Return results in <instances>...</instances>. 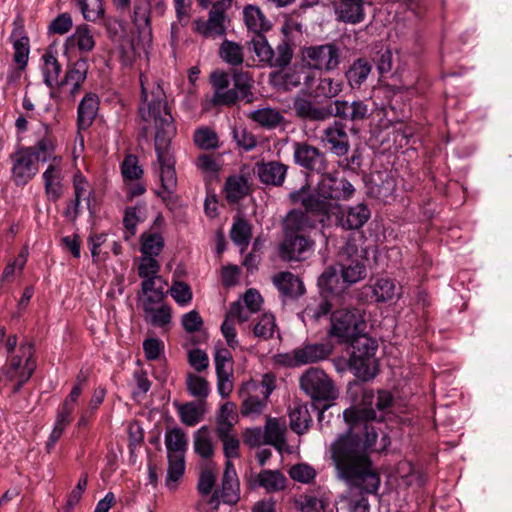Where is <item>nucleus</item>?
<instances>
[{
    "instance_id": "obj_1",
    "label": "nucleus",
    "mask_w": 512,
    "mask_h": 512,
    "mask_svg": "<svg viewBox=\"0 0 512 512\" xmlns=\"http://www.w3.org/2000/svg\"><path fill=\"white\" fill-rule=\"evenodd\" d=\"M349 425V432L332 443L330 452L337 477L350 489H359L365 493H376L380 478L372 466L364 449L376 444L377 430L382 432V419L377 418L371 408H350L343 412Z\"/></svg>"
},
{
    "instance_id": "obj_2",
    "label": "nucleus",
    "mask_w": 512,
    "mask_h": 512,
    "mask_svg": "<svg viewBox=\"0 0 512 512\" xmlns=\"http://www.w3.org/2000/svg\"><path fill=\"white\" fill-rule=\"evenodd\" d=\"M140 84L139 113L145 123L144 129L155 130L157 160L154 167L161 183V190L157 191V194L166 201L177 186L175 158L171 147V140L176 135V127L167 108L163 88L159 84H153L150 87L144 76L140 77Z\"/></svg>"
},
{
    "instance_id": "obj_3",
    "label": "nucleus",
    "mask_w": 512,
    "mask_h": 512,
    "mask_svg": "<svg viewBox=\"0 0 512 512\" xmlns=\"http://www.w3.org/2000/svg\"><path fill=\"white\" fill-rule=\"evenodd\" d=\"M293 202L301 203L305 211L292 210L284 220L285 233H298L305 235L311 229L315 228L316 222L323 225L329 221L322 211L337 208L333 203L325 204L315 197H307V190L302 188L290 194Z\"/></svg>"
},
{
    "instance_id": "obj_4",
    "label": "nucleus",
    "mask_w": 512,
    "mask_h": 512,
    "mask_svg": "<svg viewBox=\"0 0 512 512\" xmlns=\"http://www.w3.org/2000/svg\"><path fill=\"white\" fill-rule=\"evenodd\" d=\"M365 276V267L358 259L341 253L337 266L329 267L318 279L319 287L332 294L342 293L348 285L360 281Z\"/></svg>"
},
{
    "instance_id": "obj_5",
    "label": "nucleus",
    "mask_w": 512,
    "mask_h": 512,
    "mask_svg": "<svg viewBox=\"0 0 512 512\" xmlns=\"http://www.w3.org/2000/svg\"><path fill=\"white\" fill-rule=\"evenodd\" d=\"M166 4L163 0H136L133 12V26L136 36L131 40V49L134 55H147L152 44V28L150 15H163Z\"/></svg>"
},
{
    "instance_id": "obj_6",
    "label": "nucleus",
    "mask_w": 512,
    "mask_h": 512,
    "mask_svg": "<svg viewBox=\"0 0 512 512\" xmlns=\"http://www.w3.org/2000/svg\"><path fill=\"white\" fill-rule=\"evenodd\" d=\"M33 354L32 344L22 343L10 353L6 364L1 369L0 380L11 384L13 391H18L32 376L36 368Z\"/></svg>"
},
{
    "instance_id": "obj_7",
    "label": "nucleus",
    "mask_w": 512,
    "mask_h": 512,
    "mask_svg": "<svg viewBox=\"0 0 512 512\" xmlns=\"http://www.w3.org/2000/svg\"><path fill=\"white\" fill-rule=\"evenodd\" d=\"M164 442L168 458L166 485L170 490H175L177 482L185 472L188 440L186 433L181 428L174 427L166 430Z\"/></svg>"
},
{
    "instance_id": "obj_8",
    "label": "nucleus",
    "mask_w": 512,
    "mask_h": 512,
    "mask_svg": "<svg viewBox=\"0 0 512 512\" xmlns=\"http://www.w3.org/2000/svg\"><path fill=\"white\" fill-rule=\"evenodd\" d=\"M352 348L349 366L355 376L364 381L373 378L377 374L376 341L369 337H360L352 343Z\"/></svg>"
},
{
    "instance_id": "obj_9",
    "label": "nucleus",
    "mask_w": 512,
    "mask_h": 512,
    "mask_svg": "<svg viewBox=\"0 0 512 512\" xmlns=\"http://www.w3.org/2000/svg\"><path fill=\"white\" fill-rule=\"evenodd\" d=\"M365 321L358 310L340 309L332 313L330 334L340 342L354 343L364 334Z\"/></svg>"
},
{
    "instance_id": "obj_10",
    "label": "nucleus",
    "mask_w": 512,
    "mask_h": 512,
    "mask_svg": "<svg viewBox=\"0 0 512 512\" xmlns=\"http://www.w3.org/2000/svg\"><path fill=\"white\" fill-rule=\"evenodd\" d=\"M299 382L301 390L314 401H332L338 397L333 380L320 368L307 369Z\"/></svg>"
},
{
    "instance_id": "obj_11",
    "label": "nucleus",
    "mask_w": 512,
    "mask_h": 512,
    "mask_svg": "<svg viewBox=\"0 0 512 512\" xmlns=\"http://www.w3.org/2000/svg\"><path fill=\"white\" fill-rule=\"evenodd\" d=\"M11 160L12 179L16 185L27 184L38 172L36 155L31 148L18 150Z\"/></svg>"
},
{
    "instance_id": "obj_12",
    "label": "nucleus",
    "mask_w": 512,
    "mask_h": 512,
    "mask_svg": "<svg viewBox=\"0 0 512 512\" xmlns=\"http://www.w3.org/2000/svg\"><path fill=\"white\" fill-rule=\"evenodd\" d=\"M239 491L240 486L236 470L233 463L228 462L223 473L221 488L214 491L210 504L215 508L218 507L220 502L233 505L239 500Z\"/></svg>"
},
{
    "instance_id": "obj_13",
    "label": "nucleus",
    "mask_w": 512,
    "mask_h": 512,
    "mask_svg": "<svg viewBox=\"0 0 512 512\" xmlns=\"http://www.w3.org/2000/svg\"><path fill=\"white\" fill-rule=\"evenodd\" d=\"M303 57L313 69L333 70L339 64L338 49L331 44L306 48Z\"/></svg>"
},
{
    "instance_id": "obj_14",
    "label": "nucleus",
    "mask_w": 512,
    "mask_h": 512,
    "mask_svg": "<svg viewBox=\"0 0 512 512\" xmlns=\"http://www.w3.org/2000/svg\"><path fill=\"white\" fill-rule=\"evenodd\" d=\"M259 385L254 380H249L239 388V397L242 399L241 414L246 417L255 418L259 416L266 407L267 400L260 397Z\"/></svg>"
},
{
    "instance_id": "obj_15",
    "label": "nucleus",
    "mask_w": 512,
    "mask_h": 512,
    "mask_svg": "<svg viewBox=\"0 0 512 512\" xmlns=\"http://www.w3.org/2000/svg\"><path fill=\"white\" fill-rule=\"evenodd\" d=\"M313 242L303 234L285 233V239L280 245L281 258L288 261H299L307 257L312 250Z\"/></svg>"
},
{
    "instance_id": "obj_16",
    "label": "nucleus",
    "mask_w": 512,
    "mask_h": 512,
    "mask_svg": "<svg viewBox=\"0 0 512 512\" xmlns=\"http://www.w3.org/2000/svg\"><path fill=\"white\" fill-rule=\"evenodd\" d=\"M321 142L329 146L330 151L337 156H344L349 152V137L344 124L334 121L324 129Z\"/></svg>"
},
{
    "instance_id": "obj_17",
    "label": "nucleus",
    "mask_w": 512,
    "mask_h": 512,
    "mask_svg": "<svg viewBox=\"0 0 512 512\" xmlns=\"http://www.w3.org/2000/svg\"><path fill=\"white\" fill-rule=\"evenodd\" d=\"M338 190L337 178H334L331 175H322L316 192L311 195L307 193V197H315L316 199L323 201L325 204L333 203L337 207L335 209L322 211L327 220L331 219V214H335L336 211L340 212L341 210V206L337 202V200H339Z\"/></svg>"
},
{
    "instance_id": "obj_18",
    "label": "nucleus",
    "mask_w": 512,
    "mask_h": 512,
    "mask_svg": "<svg viewBox=\"0 0 512 512\" xmlns=\"http://www.w3.org/2000/svg\"><path fill=\"white\" fill-rule=\"evenodd\" d=\"M368 0H334V11L337 20L357 24L365 19L364 7Z\"/></svg>"
},
{
    "instance_id": "obj_19",
    "label": "nucleus",
    "mask_w": 512,
    "mask_h": 512,
    "mask_svg": "<svg viewBox=\"0 0 512 512\" xmlns=\"http://www.w3.org/2000/svg\"><path fill=\"white\" fill-rule=\"evenodd\" d=\"M335 217L338 225L345 229H359L370 218V210L363 204L353 207H341L340 212L331 214V218Z\"/></svg>"
},
{
    "instance_id": "obj_20",
    "label": "nucleus",
    "mask_w": 512,
    "mask_h": 512,
    "mask_svg": "<svg viewBox=\"0 0 512 512\" xmlns=\"http://www.w3.org/2000/svg\"><path fill=\"white\" fill-rule=\"evenodd\" d=\"M295 162L309 170H323L325 168L324 155L314 146L307 143L295 142L294 145Z\"/></svg>"
},
{
    "instance_id": "obj_21",
    "label": "nucleus",
    "mask_w": 512,
    "mask_h": 512,
    "mask_svg": "<svg viewBox=\"0 0 512 512\" xmlns=\"http://www.w3.org/2000/svg\"><path fill=\"white\" fill-rule=\"evenodd\" d=\"M211 83L214 87L213 102L220 105L233 104L238 100V93L234 89H228L229 76L222 71L211 74Z\"/></svg>"
},
{
    "instance_id": "obj_22",
    "label": "nucleus",
    "mask_w": 512,
    "mask_h": 512,
    "mask_svg": "<svg viewBox=\"0 0 512 512\" xmlns=\"http://www.w3.org/2000/svg\"><path fill=\"white\" fill-rule=\"evenodd\" d=\"M88 72V63L86 60H77L66 72L65 79L62 82L63 89L67 90L71 97H75L84 83Z\"/></svg>"
},
{
    "instance_id": "obj_23",
    "label": "nucleus",
    "mask_w": 512,
    "mask_h": 512,
    "mask_svg": "<svg viewBox=\"0 0 512 512\" xmlns=\"http://www.w3.org/2000/svg\"><path fill=\"white\" fill-rule=\"evenodd\" d=\"M58 51L55 44H51L42 55L41 71L43 81L48 87L58 84L61 65L57 59Z\"/></svg>"
},
{
    "instance_id": "obj_24",
    "label": "nucleus",
    "mask_w": 512,
    "mask_h": 512,
    "mask_svg": "<svg viewBox=\"0 0 512 512\" xmlns=\"http://www.w3.org/2000/svg\"><path fill=\"white\" fill-rule=\"evenodd\" d=\"M294 109L298 116L310 120L323 121L333 116L332 104L316 106L310 100L303 97L295 99Z\"/></svg>"
},
{
    "instance_id": "obj_25",
    "label": "nucleus",
    "mask_w": 512,
    "mask_h": 512,
    "mask_svg": "<svg viewBox=\"0 0 512 512\" xmlns=\"http://www.w3.org/2000/svg\"><path fill=\"white\" fill-rule=\"evenodd\" d=\"M333 115L349 119L351 121H360L366 118L368 115V106L363 101H353L348 103L343 100H336L332 104Z\"/></svg>"
},
{
    "instance_id": "obj_26",
    "label": "nucleus",
    "mask_w": 512,
    "mask_h": 512,
    "mask_svg": "<svg viewBox=\"0 0 512 512\" xmlns=\"http://www.w3.org/2000/svg\"><path fill=\"white\" fill-rule=\"evenodd\" d=\"M273 283L285 297L296 298L305 291L303 282L291 272L278 273L273 277Z\"/></svg>"
},
{
    "instance_id": "obj_27",
    "label": "nucleus",
    "mask_w": 512,
    "mask_h": 512,
    "mask_svg": "<svg viewBox=\"0 0 512 512\" xmlns=\"http://www.w3.org/2000/svg\"><path fill=\"white\" fill-rule=\"evenodd\" d=\"M286 425L284 421L276 418H268L265 425V440L267 444L274 446L280 453L291 452L285 441Z\"/></svg>"
},
{
    "instance_id": "obj_28",
    "label": "nucleus",
    "mask_w": 512,
    "mask_h": 512,
    "mask_svg": "<svg viewBox=\"0 0 512 512\" xmlns=\"http://www.w3.org/2000/svg\"><path fill=\"white\" fill-rule=\"evenodd\" d=\"M95 46L94 35L88 25H79L74 33L65 41V50L77 48L81 53L93 50Z\"/></svg>"
},
{
    "instance_id": "obj_29",
    "label": "nucleus",
    "mask_w": 512,
    "mask_h": 512,
    "mask_svg": "<svg viewBox=\"0 0 512 512\" xmlns=\"http://www.w3.org/2000/svg\"><path fill=\"white\" fill-rule=\"evenodd\" d=\"M372 294L377 302L396 301L401 297L402 287L390 278H379L372 285Z\"/></svg>"
},
{
    "instance_id": "obj_30",
    "label": "nucleus",
    "mask_w": 512,
    "mask_h": 512,
    "mask_svg": "<svg viewBox=\"0 0 512 512\" xmlns=\"http://www.w3.org/2000/svg\"><path fill=\"white\" fill-rule=\"evenodd\" d=\"M99 109V98L94 93H87L78 106V127L86 129L93 123Z\"/></svg>"
},
{
    "instance_id": "obj_31",
    "label": "nucleus",
    "mask_w": 512,
    "mask_h": 512,
    "mask_svg": "<svg viewBox=\"0 0 512 512\" xmlns=\"http://www.w3.org/2000/svg\"><path fill=\"white\" fill-rule=\"evenodd\" d=\"M194 31L204 37L221 36L225 32L224 15L222 12L211 11L207 21L198 19L194 21Z\"/></svg>"
},
{
    "instance_id": "obj_32",
    "label": "nucleus",
    "mask_w": 512,
    "mask_h": 512,
    "mask_svg": "<svg viewBox=\"0 0 512 512\" xmlns=\"http://www.w3.org/2000/svg\"><path fill=\"white\" fill-rule=\"evenodd\" d=\"M54 164L48 166L43 173L45 191L48 197L52 200H56L62 193V169L59 165L60 160L56 157L53 158Z\"/></svg>"
},
{
    "instance_id": "obj_33",
    "label": "nucleus",
    "mask_w": 512,
    "mask_h": 512,
    "mask_svg": "<svg viewBox=\"0 0 512 512\" xmlns=\"http://www.w3.org/2000/svg\"><path fill=\"white\" fill-rule=\"evenodd\" d=\"M243 18L247 28L255 35L262 34L271 27L269 20L257 5H246L243 9Z\"/></svg>"
},
{
    "instance_id": "obj_34",
    "label": "nucleus",
    "mask_w": 512,
    "mask_h": 512,
    "mask_svg": "<svg viewBox=\"0 0 512 512\" xmlns=\"http://www.w3.org/2000/svg\"><path fill=\"white\" fill-rule=\"evenodd\" d=\"M167 282L161 277H148L142 281L141 288L144 295L142 303H160L166 293Z\"/></svg>"
},
{
    "instance_id": "obj_35",
    "label": "nucleus",
    "mask_w": 512,
    "mask_h": 512,
    "mask_svg": "<svg viewBox=\"0 0 512 512\" xmlns=\"http://www.w3.org/2000/svg\"><path fill=\"white\" fill-rule=\"evenodd\" d=\"M185 384L189 395L198 401L205 402L211 393L210 383L200 374L194 372L187 373Z\"/></svg>"
},
{
    "instance_id": "obj_36",
    "label": "nucleus",
    "mask_w": 512,
    "mask_h": 512,
    "mask_svg": "<svg viewBox=\"0 0 512 512\" xmlns=\"http://www.w3.org/2000/svg\"><path fill=\"white\" fill-rule=\"evenodd\" d=\"M260 180L266 184L280 185L286 175V166L278 162L262 163L257 166Z\"/></svg>"
},
{
    "instance_id": "obj_37",
    "label": "nucleus",
    "mask_w": 512,
    "mask_h": 512,
    "mask_svg": "<svg viewBox=\"0 0 512 512\" xmlns=\"http://www.w3.org/2000/svg\"><path fill=\"white\" fill-rule=\"evenodd\" d=\"M193 445L195 452L202 458H210L214 454V443L212 434L207 426L200 427L193 434Z\"/></svg>"
},
{
    "instance_id": "obj_38",
    "label": "nucleus",
    "mask_w": 512,
    "mask_h": 512,
    "mask_svg": "<svg viewBox=\"0 0 512 512\" xmlns=\"http://www.w3.org/2000/svg\"><path fill=\"white\" fill-rule=\"evenodd\" d=\"M156 304L142 303L146 318L153 326L165 327L171 322V308L165 304L156 307Z\"/></svg>"
},
{
    "instance_id": "obj_39",
    "label": "nucleus",
    "mask_w": 512,
    "mask_h": 512,
    "mask_svg": "<svg viewBox=\"0 0 512 512\" xmlns=\"http://www.w3.org/2000/svg\"><path fill=\"white\" fill-rule=\"evenodd\" d=\"M205 410V402L192 401L180 405L178 413L183 424L187 426H195L202 420Z\"/></svg>"
},
{
    "instance_id": "obj_40",
    "label": "nucleus",
    "mask_w": 512,
    "mask_h": 512,
    "mask_svg": "<svg viewBox=\"0 0 512 512\" xmlns=\"http://www.w3.org/2000/svg\"><path fill=\"white\" fill-rule=\"evenodd\" d=\"M290 426L297 434L304 433L311 422V416L306 404L295 403L289 412Z\"/></svg>"
},
{
    "instance_id": "obj_41",
    "label": "nucleus",
    "mask_w": 512,
    "mask_h": 512,
    "mask_svg": "<svg viewBox=\"0 0 512 512\" xmlns=\"http://www.w3.org/2000/svg\"><path fill=\"white\" fill-rule=\"evenodd\" d=\"M297 357L301 365L323 360L330 354V349L323 344H311L296 349Z\"/></svg>"
},
{
    "instance_id": "obj_42",
    "label": "nucleus",
    "mask_w": 512,
    "mask_h": 512,
    "mask_svg": "<svg viewBox=\"0 0 512 512\" xmlns=\"http://www.w3.org/2000/svg\"><path fill=\"white\" fill-rule=\"evenodd\" d=\"M343 89V82L332 78L319 79L315 88L311 89V96L314 98H333Z\"/></svg>"
},
{
    "instance_id": "obj_43",
    "label": "nucleus",
    "mask_w": 512,
    "mask_h": 512,
    "mask_svg": "<svg viewBox=\"0 0 512 512\" xmlns=\"http://www.w3.org/2000/svg\"><path fill=\"white\" fill-rule=\"evenodd\" d=\"M258 484L268 492H276L285 488L286 478L279 471L264 470L257 477Z\"/></svg>"
},
{
    "instance_id": "obj_44",
    "label": "nucleus",
    "mask_w": 512,
    "mask_h": 512,
    "mask_svg": "<svg viewBox=\"0 0 512 512\" xmlns=\"http://www.w3.org/2000/svg\"><path fill=\"white\" fill-rule=\"evenodd\" d=\"M371 64L364 59H358L346 73L351 87L360 86L371 72Z\"/></svg>"
},
{
    "instance_id": "obj_45",
    "label": "nucleus",
    "mask_w": 512,
    "mask_h": 512,
    "mask_svg": "<svg viewBox=\"0 0 512 512\" xmlns=\"http://www.w3.org/2000/svg\"><path fill=\"white\" fill-rule=\"evenodd\" d=\"M164 246V239L157 232H145L141 236V253L156 257L160 254Z\"/></svg>"
},
{
    "instance_id": "obj_46",
    "label": "nucleus",
    "mask_w": 512,
    "mask_h": 512,
    "mask_svg": "<svg viewBox=\"0 0 512 512\" xmlns=\"http://www.w3.org/2000/svg\"><path fill=\"white\" fill-rule=\"evenodd\" d=\"M249 117L260 124L261 126L267 128H273L280 124L283 117L278 110L272 108H261L255 111H252L249 114Z\"/></svg>"
},
{
    "instance_id": "obj_47",
    "label": "nucleus",
    "mask_w": 512,
    "mask_h": 512,
    "mask_svg": "<svg viewBox=\"0 0 512 512\" xmlns=\"http://www.w3.org/2000/svg\"><path fill=\"white\" fill-rule=\"evenodd\" d=\"M11 39L14 49V61L19 69H24L27 65L30 52L29 38L26 36H17L13 33Z\"/></svg>"
},
{
    "instance_id": "obj_48",
    "label": "nucleus",
    "mask_w": 512,
    "mask_h": 512,
    "mask_svg": "<svg viewBox=\"0 0 512 512\" xmlns=\"http://www.w3.org/2000/svg\"><path fill=\"white\" fill-rule=\"evenodd\" d=\"M248 190L247 182L243 177L231 176L225 184V193L228 201L237 202L243 198Z\"/></svg>"
},
{
    "instance_id": "obj_49",
    "label": "nucleus",
    "mask_w": 512,
    "mask_h": 512,
    "mask_svg": "<svg viewBox=\"0 0 512 512\" xmlns=\"http://www.w3.org/2000/svg\"><path fill=\"white\" fill-rule=\"evenodd\" d=\"M276 331V319L270 313H264L253 329L254 335L263 340L272 338Z\"/></svg>"
},
{
    "instance_id": "obj_50",
    "label": "nucleus",
    "mask_w": 512,
    "mask_h": 512,
    "mask_svg": "<svg viewBox=\"0 0 512 512\" xmlns=\"http://www.w3.org/2000/svg\"><path fill=\"white\" fill-rule=\"evenodd\" d=\"M74 195L78 200L86 202L88 209L91 207V197L93 195V189L87 179L82 175L80 171H77L73 177Z\"/></svg>"
},
{
    "instance_id": "obj_51",
    "label": "nucleus",
    "mask_w": 512,
    "mask_h": 512,
    "mask_svg": "<svg viewBox=\"0 0 512 512\" xmlns=\"http://www.w3.org/2000/svg\"><path fill=\"white\" fill-rule=\"evenodd\" d=\"M253 83L254 81L248 72L234 74V90L238 93V99H246L248 102L252 100L251 89Z\"/></svg>"
},
{
    "instance_id": "obj_52",
    "label": "nucleus",
    "mask_w": 512,
    "mask_h": 512,
    "mask_svg": "<svg viewBox=\"0 0 512 512\" xmlns=\"http://www.w3.org/2000/svg\"><path fill=\"white\" fill-rule=\"evenodd\" d=\"M82 391L83 389L81 383L75 384L59 408L57 416H62L64 419L71 421V415L75 409L78 399L82 394Z\"/></svg>"
},
{
    "instance_id": "obj_53",
    "label": "nucleus",
    "mask_w": 512,
    "mask_h": 512,
    "mask_svg": "<svg viewBox=\"0 0 512 512\" xmlns=\"http://www.w3.org/2000/svg\"><path fill=\"white\" fill-rule=\"evenodd\" d=\"M77 4L87 21H96L104 14L102 0H77Z\"/></svg>"
},
{
    "instance_id": "obj_54",
    "label": "nucleus",
    "mask_w": 512,
    "mask_h": 512,
    "mask_svg": "<svg viewBox=\"0 0 512 512\" xmlns=\"http://www.w3.org/2000/svg\"><path fill=\"white\" fill-rule=\"evenodd\" d=\"M231 238L241 250L246 248L251 238L250 225L242 219H237L231 229Z\"/></svg>"
},
{
    "instance_id": "obj_55",
    "label": "nucleus",
    "mask_w": 512,
    "mask_h": 512,
    "mask_svg": "<svg viewBox=\"0 0 512 512\" xmlns=\"http://www.w3.org/2000/svg\"><path fill=\"white\" fill-rule=\"evenodd\" d=\"M250 45L259 61L267 63L270 66L274 51L268 44L266 38L262 34L255 35Z\"/></svg>"
},
{
    "instance_id": "obj_56",
    "label": "nucleus",
    "mask_w": 512,
    "mask_h": 512,
    "mask_svg": "<svg viewBox=\"0 0 512 512\" xmlns=\"http://www.w3.org/2000/svg\"><path fill=\"white\" fill-rule=\"evenodd\" d=\"M221 58L230 65H239L243 61L242 47L231 41H224L220 47Z\"/></svg>"
},
{
    "instance_id": "obj_57",
    "label": "nucleus",
    "mask_w": 512,
    "mask_h": 512,
    "mask_svg": "<svg viewBox=\"0 0 512 512\" xmlns=\"http://www.w3.org/2000/svg\"><path fill=\"white\" fill-rule=\"evenodd\" d=\"M121 173L125 181H137L141 178L143 170L134 155H127L121 164Z\"/></svg>"
},
{
    "instance_id": "obj_58",
    "label": "nucleus",
    "mask_w": 512,
    "mask_h": 512,
    "mask_svg": "<svg viewBox=\"0 0 512 512\" xmlns=\"http://www.w3.org/2000/svg\"><path fill=\"white\" fill-rule=\"evenodd\" d=\"M214 362L216 375L233 374V359L227 349H217L214 355Z\"/></svg>"
},
{
    "instance_id": "obj_59",
    "label": "nucleus",
    "mask_w": 512,
    "mask_h": 512,
    "mask_svg": "<svg viewBox=\"0 0 512 512\" xmlns=\"http://www.w3.org/2000/svg\"><path fill=\"white\" fill-rule=\"evenodd\" d=\"M169 291L175 302L182 307L189 305L192 301L193 294L191 288L184 282H173Z\"/></svg>"
},
{
    "instance_id": "obj_60",
    "label": "nucleus",
    "mask_w": 512,
    "mask_h": 512,
    "mask_svg": "<svg viewBox=\"0 0 512 512\" xmlns=\"http://www.w3.org/2000/svg\"><path fill=\"white\" fill-rule=\"evenodd\" d=\"M289 475L293 480L307 484L315 479L316 471L307 463H299L289 469Z\"/></svg>"
},
{
    "instance_id": "obj_61",
    "label": "nucleus",
    "mask_w": 512,
    "mask_h": 512,
    "mask_svg": "<svg viewBox=\"0 0 512 512\" xmlns=\"http://www.w3.org/2000/svg\"><path fill=\"white\" fill-rule=\"evenodd\" d=\"M145 218V209L142 206H136L133 208H127L124 215V226L134 235L136 232L137 224Z\"/></svg>"
},
{
    "instance_id": "obj_62",
    "label": "nucleus",
    "mask_w": 512,
    "mask_h": 512,
    "mask_svg": "<svg viewBox=\"0 0 512 512\" xmlns=\"http://www.w3.org/2000/svg\"><path fill=\"white\" fill-rule=\"evenodd\" d=\"M194 141L201 149L215 148L218 144L216 133L209 128L198 129L194 134Z\"/></svg>"
},
{
    "instance_id": "obj_63",
    "label": "nucleus",
    "mask_w": 512,
    "mask_h": 512,
    "mask_svg": "<svg viewBox=\"0 0 512 512\" xmlns=\"http://www.w3.org/2000/svg\"><path fill=\"white\" fill-rule=\"evenodd\" d=\"M331 309V304L328 301H321L317 304H309L302 312V320L306 323L307 320L317 321L322 316L326 315Z\"/></svg>"
},
{
    "instance_id": "obj_64",
    "label": "nucleus",
    "mask_w": 512,
    "mask_h": 512,
    "mask_svg": "<svg viewBox=\"0 0 512 512\" xmlns=\"http://www.w3.org/2000/svg\"><path fill=\"white\" fill-rule=\"evenodd\" d=\"M33 153L36 155V161L46 162L51 159L52 154L54 152V142L53 140L45 136L38 140L34 148H31Z\"/></svg>"
}]
</instances>
